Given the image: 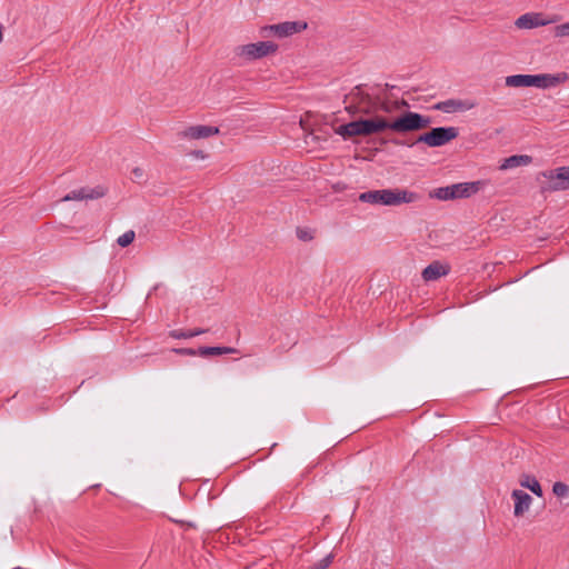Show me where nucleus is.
<instances>
[{
  "mask_svg": "<svg viewBox=\"0 0 569 569\" xmlns=\"http://www.w3.org/2000/svg\"><path fill=\"white\" fill-rule=\"evenodd\" d=\"M106 193V190L102 187H96V188H80L77 190H72L68 194H66L61 201H72V200H92L103 197Z\"/></svg>",
  "mask_w": 569,
  "mask_h": 569,
  "instance_id": "obj_11",
  "label": "nucleus"
},
{
  "mask_svg": "<svg viewBox=\"0 0 569 569\" xmlns=\"http://www.w3.org/2000/svg\"><path fill=\"white\" fill-rule=\"evenodd\" d=\"M531 160H532V158L527 154L511 156L503 160L502 164L500 166V169L507 170V169H512V168H517L520 166H527L531 162Z\"/></svg>",
  "mask_w": 569,
  "mask_h": 569,
  "instance_id": "obj_15",
  "label": "nucleus"
},
{
  "mask_svg": "<svg viewBox=\"0 0 569 569\" xmlns=\"http://www.w3.org/2000/svg\"><path fill=\"white\" fill-rule=\"evenodd\" d=\"M237 349L231 347H201L198 350L199 356L208 357V356H220V355H229L236 353Z\"/></svg>",
  "mask_w": 569,
  "mask_h": 569,
  "instance_id": "obj_17",
  "label": "nucleus"
},
{
  "mask_svg": "<svg viewBox=\"0 0 569 569\" xmlns=\"http://www.w3.org/2000/svg\"><path fill=\"white\" fill-rule=\"evenodd\" d=\"M297 237L302 241H311L315 238L313 232L305 228L297 229Z\"/></svg>",
  "mask_w": 569,
  "mask_h": 569,
  "instance_id": "obj_22",
  "label": "nucleus"
},
{
  "mask_svg": "<svg viewBox=\"0 0 569 569\" xmlns=\"http://www.w3.org/2000/svg\"><path fill=\"white\" fill-rule=\"evenodd\" d=\"M459 131L456 127H438L431 129L429 132L420 134L416 141L408 142L398 139H390L389 141L396 146L412 147L415 143L423 142L429 147H441L456 139Z\"/></svg>",
  "mask_w": 569,
  "mask_h": 569,
  "instance_id": "obj_5",
  "label": "nucleus"
},
{
  "mask_svg": "<svg viewBox=\"0 0 569 569\" xmlns=\"http://www.w3.org/2000/svg\"><path fill=\"white\" fill-rule=\"evenodd\" d=\"M553 36L556 38L569 37V22L556 26L553 29Z\"/></svg>",
  "mask_w": 569,
  "mask_h": 569,
  "instance_id": "obj_21",
  "label": "nucleus"
},
{
  "mask_svg": "<svg viewBox=\"0 0 569 569\" xmlns=\"http://www.w3.org/2000/svg\"><path fill=\"white\" fill-rule=\"evenodd\" d=\"M477 107V102L470 99L460 100V99H448L445 101H440L437 104H435V109L446 112V113H452V112H462L468 111Z\"/></svg>",
  "mask_w": 569,
  "mask_h": 569,
  "instance_id": "obj_9",
  "label": "nucleus"
},
{
  "mask_svg": "<svg viewBox=\"0 0 569 569\" xmlns=\"http://www.w3.org/2000/svg\"><path fill=\"white\" fill-rule=\"evenodd\" d=\"M307 28V23L302 21H286L278 24L264 27V31H270L279 38L289 37L301 32Z\"/></svg>",
  "mask_w": 569,
  "mask_h": 569,
  "instance_id": "obj_8",
  "label": "nucleus"
},
{
  "mask_svg": "<svg viewBox=\"0 0 569 569\" xmlns=\"http://www.w3.org/2000/svg\"><path fill=\"white\" fill-rule=\"evenodd\" d=\"M189 331H190V333H192V337H196V336L207 332L206 329H196V330H189Z\"/></svg>",
  "mask_w": 569,
  "mask_h": 569,
  "instance_id": "obj_27",
  "label": "nucleus"
},
{
  "mask_svg": "<svg viewBox=\"0 0 569 569\" xmlns=\"http://www.w3.org/2000/svg\"><path fill=\"white\" fill-rule=\"evenodd\" d=\"M219 133V128L213 126L197 124L186 128L180 136L187 139H206Z\"/></svg>",
  "mask_w": 569,
  "mask_h": 569,
  "instance_id": "obj_12",
  "label": "nucleus"
},
{
  "mask_svg": "<svg viewBox=\"0 0 569 569\" xmlns=\"http://www.w3.org/2000/svg\"><path fill=\"white\" fill-rule=\"evenodd\" d=\"M173 352L184 356H196L199 355L198 351L191 348H176L173 349Z\"/></svg>",
  "mask_w": 569,
  "mask_h": 569,
  "instance_id": "obj_24",
  "label": "nucleus"
},
{
  "mask_svg": "<svg viewBox=\"0 0 569 569\" xmlns=\"http://www.w3.org/2000/svg\"><path fill=\"white\" fill-rule=\"evenodd\" d=\"M567 79L565 73L559 74H513L506 78V86L512 88L536 87L547 89L556 87Z\"/></svg>",
  "mask_w": 569,
  "mask_h": 569,
  "instance_id": "obj_3",
  "label": "nucleus"
},
{
  "mask_svg": "<svg viewBox=\"0 0 569 569\" xmlns=\"http://www.w3.org/2000/svg\"><path fill=\"white\" fill-rule=\"evenodd\" d=\"M333 555L329 553L321 560H319L317 563L311 566L309 569H328L329 566L332 563Z\"/></svg>",
  "mask_w": 569,
  "mask_h": 569,
  "instance_id": "obj_20",
  "label": "nucleus"
},
{
  "mask_svg": "<svg viewBox=\"0 0 569 569\" xmlns=\"http://www.w3.org/2000/svg\"><path fill=\"white\" fill-rule=\"evenodd\" d=\"M543 176L549 180L548 190L558 191L569 189V166L547 171Z\"/></svg>",
  "mask_w": 569,
  "mask_h": 569,
  "instance_id": "obj_7",
  "label": "nucleus"
},
{
  "mask_svg": "<svg viewBox=\"0 0 569 569\" xmlns=\"http://www.w3.org/2000/svg\"><path fill=\"white\" fill-rule=\"evenodd\" d=\"M170 337L174 339H189L192 338V333L189 330H172L170 331Z\"/></svg>",
  "mask_w": 569,
  "mask_h": 569,
  "instance_id": "obj_23",
  "label": "nucleus"
},
{
  "mask_svg": "<svg viewBox=\"0 0 569 569\" xmlns=\"http://www.w3.org/2000/svg\"><path fill=\"white\" fill-rule=\"evenodd\" d=\"M511 497L515 501L513 515L519 518L522 517L531 507L532 498L527 492L515 489L511 492Z\"/></svg>",
  "mask_w": 569,
  "mask_h": 569,
  "instance_id": "obj_13",
  "label": "nucleus"
},
{
  "mask_svg": "<svg viewBox=\"0 0 569 569\" xmlns=\"http://www.w3.org/2000/svg\"><path fill=\"white\" fill-rule=\"evenodd\" d=\"M552 492L558 498H567L569 496V486L565 482L557 481L552 486Z\"/></svg>",
  "mask_w": 569,
  "mask_h": 569,
  "instance_id": "obj_18",
  "label": "nucleus"
},
{
  "mask_svg": "<svg viewBox=\"0 0 569 569\" xmlns=\"http://www.w3.org/2000/svg\"><path fill=\"white\" fill-rule=\"evenodd\" d=\"M555 20L545 19L543 14L540 12H529L520 16L516 21L515 26L518 29H533L538 27L547 26Z\"/></svg>",
  "mask_w": 569,
  "mask_h": 569,
  "instance_id": "obj_10",
  "label": "nucleus"
},
{
  "mask_svg": "<svg viewBox=\"0 0 569 569\" xmlns=\"http://www.w3.org/2000/svg\"><path fill=\"white\" fill-rule=\"evenodd\" d=\"M482 186V181L453 183L435 189L430 192V197L442 201L469 198L476 194Z\"/></svg>",
  "mask_w": 569,
  "mask_h": 569,
  "instance_id": "obj_6",
  "label": "nucleus"
},
{
  "mask_svg": "<svg viewBox=\"0 0 569 569\" xmlns=\"http://www.w3.org/2000/svg\"><path fill=\"white\" fill-rule=\"evenodd\" d=\"M347 98L349 103L346 110L353 117L359 116V119L336 129L343 139L368 137L387 131L406 134L426 129L431 124L429 117L412 111L392 116V110L399 107L398 102L371 97L362 91L361 86L355 87Z\"/></svg>",
  "mask_w": 569,
  "mask_h": 569,
  "instance_id": "obj_1",
  "label": "nucleus"
},
{
  "mask_svg": "<svg viewBox=\"0 0 569 569\" xmlns=\"http://www.w3.org/2000/svg\"><path fill=\"white\" fill-rule=\"evenodd\" d=\"M420 199L421 196L419 193L406 189L370 190L359 194V200L361 202L388 207L412 203Z\"/></svg>",
  "mask_w": 569,
  "mask_h": 569,
  "instance_id": "obj_2",
  "label": "nucleus"
},
{
  "mask_svg": "<svg viewBox=\"0 0 569 569\" xmlns=\"http://www.w3.org/2000/svg\"><path fill=\"white\" fill-rule=\"evenodd\" d=\"M278 44L272 41H259L256 43L240 44L233 48V59L238 64H243L276 53Z\"/></svg>",
  "mask_w": 569,
  "mask_h": 569,
  "instance_id": "obj_4",
  "label": "nucleus"
},
{
  "mask_svg": "<svg viewBox=\"0 0 569 569\" xmlns=\"http://www.w3.org/2000/svg\"><path fill=\"white\" fill-rule=\"evenodd\" d=\"M132 176L137 181H141L144 179V171L143 169L137 167L132 170Z\"/></svg>",
  "mask_w": 569,
  "mask_h": 569,
  "instance_id": "obj_25",
  "label": "nucleus"
},
{
  "mask_svg": "<svg viewBox=\"0 0 569 569\" xmlns=\"http://www.w3.org/2000/svg\"><path fill=\"white\" fill-rule=\"evenodd\" d=\"M191 154L197 159H206L207 154L202 150H194L191 152Z\"/></svg>",
  "mask_w": 569,
  "mask_h": 569,
  "instance_id": "obj_26",
  "label": "nucleus"
},
{
  "mask_svg": "<svg viewBox=\"0 0 569 569\" xmlns=\"http://www.w3.org/2000/svg\"><path fill=\"white\" fill-rule=\"evenodd\" d=\"M134 238H136L134 231L128 230L117 239V243L120 247L126 248L133 242Z\"/></svg>",
  "mask_w": 569,
  "mask_h": 569,
  "instance_id": "obj_19",
  "label": "nucleus"
},
{
  "mask_svg": "<svg viewBox=\"0 0 569 569\" xmlns=\"http://www.w3.org/2000/svg\"><path fill=\"white\" fill-rule=\"evenodd\" d=\"M449 271V266L443 264L439 261H433L423 269L422 278L425 281H435L438 280L440 277L448 274Z\"/></svg>",
  "mask_w": 569,
  "mask_h": 569,
  "instance_id": "obj_14",
  "label": "nucleus"
},
{
  "mask_svg": "<svg viewBox=\"0 0 569 569\" xmlns=\"http://www.w3.org/2000/svg\"><path fill=\"white\" fill-rule=\"evenodd\" d=\"M519 483L521 487L529 489L538 497H542V488L536 477L530 475H522L519 479Z\"/></svg>",
  "mask_w": 569,
  "mask_h": 569,
  "instance_id": "obj_16",
  "label": "nucleus"
}]
</instances>
